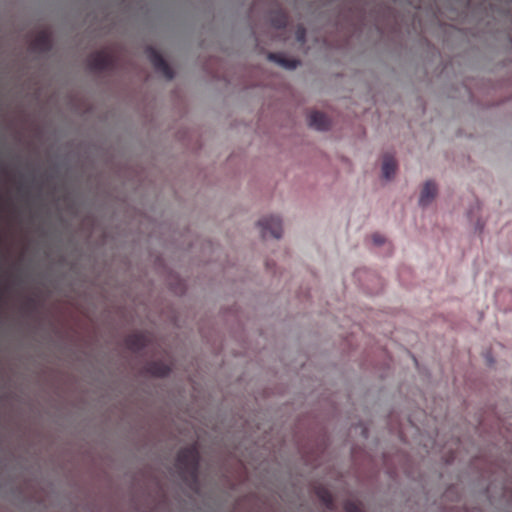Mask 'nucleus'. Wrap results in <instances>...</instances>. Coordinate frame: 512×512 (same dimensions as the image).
<instances>
[{"mask_svg":"<svg viewBox=\"0 0 512 512\" xmlns=\"http://www.w3.org/2000/svg\"><path fill=\"white\" fill-rule=\"evenodd\" d=\"M176 470L183 482L190 486H196L198 483L199 452L195 445L181 449L178 452Z\"/></svg>","mask_w":512,"mask_h":512,"instance_id":"nucleus-1","label":"nucleus"},{"mask_svg":"<svg viewBox=\"0 0 512 512\" xmlns=\"http://www.w3.org/2000/svg\"><path fill=\"white\" fill-rule=\"evenodd\" d=\"M260 227L261 236L263 238L272 237L274 239H280L283 233L282 220L279 216H268L263 217L258 221Z\"/></svg>","mask_w":512,"mask_h":512,"instance_id":"nucleus-2","label":"nucleus"},{"mask_svg":"<svg viewBox=\"0 0 512 512\" xmlns=\"http://www.w3.org/2000/svg\"><path fill=\"white\" fill-rule=\"evenodd\" d=\"M113 65V57L105 51L92 53L88 58V67L92 71H104Z\"/></svg>","mask_w":512,"mask_h":512,"instance_id":"nucleus-3","label":"nucleus"},{"mask_svg":"<svg viewBox=\"0 0 512 512\" xmlns=\"http://www.w3.org/2000/svg\"><path fill=\"white\" fill-rule=\"evenodd\" d=\"M148 59L154 66V68L163 73L167 79L171 80L174 77V73L162 55L153 47L146 49Z\"/></svg>","mask_w":512,"mask_h":512,"instance_id":"nucleus-4","label":"nucleus"},{"mask_svg":"<svg viewBox=\"0 0 512 512\" xmlns=\"http://www.w3.org/2000/svg\"><path fill=\"white\" fill-rule=\"evenodd\" d=\"M437 195V185L432 180H427L421 190L418 205L422 208L428 207Z\"/></svg>","mask_w":512,"mask_h":512,"instance_id":"nucleus-5","label":"nucleus"},{"mask_svg":"<svg viewBox=\"0 0 512 512\" xmlns=\"http://www.w3.org/2000/svg\"><path fill=\"white\" fill-rule=\"evenodd\" d=\"M308 124L311 128L321 132L328 131L331 126L329 118L319 111L310 113L308 117Z\"/></svg>","mask_w":512,"mask_h":512,"instance_id":"nucleus-6","label":"nucleus"},{"mask_svg":"<svg viewBox=\"0 0 512 512\" xmlns=\"http://www.w3.org/2000/svg\"><path fill=\"white\" fill-rule=\"evenodd\" d=\"M268 59L290 71L295 70L300 65V61L298 59L287 58L283 53H269Z\"/></svg>","mask_w":512,"mask_h":512,"instance_id":"nucleus-7","label":"nucleus"},{"mask_svg":"<svg viewBox=\"0 0 512 512\" xmlns=\"http://www.w3.org/2000/svg\"><path fill=\"white\" fill-rule=\"evenodd\" d=\"M125 343L129 350L139 352L147 345V337L141 333H134L126 338Z\"/></svg>","mask_w":512,"mask_h":512,"instance_id":"nucleus-8","label":"nucleus"},{"mask_svg":"<svg viewBox=\"0 0 512 512\" xmlns=\"http://www.w3.org/2000/svg\"><path fill=\"white\" fill-rule=\"evenodd\" d=\"M145 370L153 376L165 377L170 373L171 368L162 361H151L146 364Z\"/></svg>","mask_w":512,"mask_h":512,"instance_id":"nucleus-9","label":"nucleus"},{"mask_svg":"<svg viewBox=\"0 0 512 512\" xmlns=\"http://www.w3.org/2000/svg\"><path fill=\"white\" fill-rule=\"evenodd\" d=\"M396 168L397 165L394 158L390 155H385L381 167L382 177L386 181H391L396 174Z\"/></svg>","mask_w":512,"mask_h":512,"instance_id":"nucleus-10","label":"nucleus"},{"mask_svg":"<svg viewBox=\"0 0 512 512\" xmlns=\"http://www.w3.org/2000/svg\"><path fill=\"white\" fill-rule=\"evenodd\" d=\"M52 48L50 36L41 32L32 42V49L38 52H48Z\"/></svg>","mask_w":512,"mask_h":512,"instance_id":"nucleus-11","label":"nucleus"},{"mask_svg":"<svg viewBox=\"0 0 512 512\" xmlns=\"http://www.w3.org/2000/svg\"><path fill=\"white\" fill-rule=\"evenodd\" d=\"M271 24L277 29L285 28L287 25V16L285 13L278 11L271 16Z\"/></svg>","mask_w":512,"mask_h":512,"instance_id":"nucleus-12","label":"nucleus"},{"mask_svg":"<svg viewBox=\"0 0 512 512\" xmlns=\"http://www.w3.org/2000/svg\"><path fill=\"white\" fill-rule=\"evenodd\" d=\"M316 494L320 501L328 508L332 509L333 507V497L331 493L325 488H318Z\"/></svg>","mask_w":512,"mask_h":512,"instance_id":"nucleus-13","label":"nucleus"},{"mask_svg":"<svg viewBox=\"0 0 512 512\" xmlns=\"http://www.w3.org/2000/svg\"><path fill=\"white\" fill-rule=\"evenodd\" d=\"M372 241L376 246H382L385 243L386 238L379 233H374L372 235Z\"/></svg>","mask_w":512,"mask_h":512,"instance_id":"nucleus-14","label":"nucleus"},{"mask_svg":"<svg viewBox=\"0 0 512 512\" xmlns=\"http://www.w3.org/2000/svg\"><path fill=\"white\" fill-rule=\"evenodd\" d=\"M345 512H360L358 506L351 501H347L344 505Z\"/></svg>","mask_w":512,"mask_h":512,"instance_id":"nucleus-15","label":"nucleus"},{"mask_svg":"<svg viewBox=\"0 0 512 512\" xmlns=\"http://www.w3.org/2000/svg\"><path fill=\"white\" fill-rule=\"evenodd\" d=\"M297 41L304 43L306 41V30L303 27H299L296 32Z\"/></svg>","mask_w":512,"mask_h":512,"instance_id":"nucleus-16","label":"nucleus"},{"mask_svg":"<svg viewBox=\"0 0 512 512\" xmlns=\"http://www.w3.org/2000/svg\"><path fill=\"white\" fill-rule=\"evenodd\" d=\"M474 229L476 232L482 233V231L484 230V223L480 219H478L475 223Z\"/></svg>","mask_w":512,"mask_h":512,"instance_id":"nucleus-17","label":"nucleus"},{"mask_svg":"<svg viewBox=\"0 0 512 512\" xmlns=\"http://www.w3.org/2000/svg\"><path fill=\"white\" fill-rule=\"evenodd\" d=\"M485 358H486V360H487V362H488V364H489V365H492V364L494 363V359H493V357L491 356V354H490V353H487V354L485 355Z\"/></svg>","mask_w":512,"mask_h":512,"instance_id":"nucleus-18","label":"nucleus"},{"mask_svg":"<svg viewBox=\"0 0 512 512\" xmlns=\"http://www.w3.org/2000/svg\"><path fill=\"white\" fill-rule=\"evenodd\" d=\"M362 435L364 438H367L368 437V430L366 427H362Z\"/></svg>","mask_w":512,"mask_h":512,"instance_id":"nucleus-19","label":"nucleus"},{"mask_svg":"<svg viewBox=\"0 0 512 512\" xmlns=\"http://www.w3.org/2000/svg\"><path fill=\"white\" fill-rule=\"evenodd\" d=\"M0 168H1V172H2L3 174H5V175H6V174L8 173L7 167H6L5 165H1V167H0Z\"/></svg>","mask_w":512,"mask_h":512,"instance_id":"nucleus-20","label":"nucleus"}]
</instances>
